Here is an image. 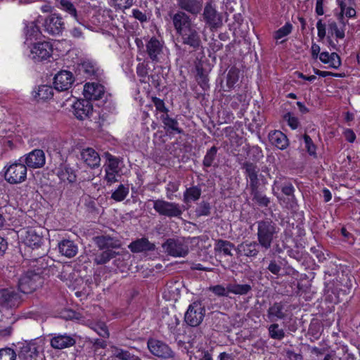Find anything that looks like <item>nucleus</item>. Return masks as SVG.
<instances>
[{
    "label": "nucleus",
    "instance_id": "obj_1",
    "mask_svg": "<svg viewBox=\"0 0 360 360\" xmlns=\"http://www.w3.org/2000/svg\"><path fill=\"white\" fill-rule=\"evenodd\" d=\"M257 238L261 248L267 250L271 248L274 240L277 238L279 228L270 219H264L256 222Z\"/></svg>",
    "mask_w": 360,
    "mask_h": 360
},
{
    "label": "nucleus",
    "instance_id": "obj_2",
    "mask_svg": "<svg viewBox=\"0 0 360 360\" xmlns=\"http://www.w3.org/2000/svg\"><path fill=\"white\" fill-rule=\"evenodd\" d=\"M44 258L40 257L38 262L40 263V268L37 269V271H28L22 275L18 281V289L25 294L32 292L41 286L44 279L41 274L43 270L46 269L47 264H44Z\"/></svg>",
    "mask_w": 360,
    "mask_h": 360
},
{
    "label": "nucleus",
    "instance_id": "obj_3",
    "mask_svg": "<svg viewBox=\"0 0 360 360\" xmlns=\"http://www.w3.org/2000/svg\"><path fill=\"white\" fill-rule=\"evenodd\" d=\"M272 190L281 191L285 197L279 198L280 201L285 204V206L290 210H297L298 208L297 200L295 195V189L292 184L284 176L277 177L272 186Z\"/></svg>",
    "mask_w": 360,
    "mask_h": 360
},
{
    "label": "nucleus",
    "instance_id": "obj_4",
    "mask_svg": "<svg viewBox=\"0 0 360 360\" xmlns=\"http://www.w3.org/2000/svg\"><path fill=\"white\" fill-rule=\"evenodd\" d=\"M4 179L11 184H18L24 182L27 179V167L19 159L17 161L7 165L4 168Z\"/></svg>",
    "mask_w": 360,
    "mask_h": 360
},
{
    "label": "nucleus",
    "instance_id": "obj_5",
    "mask_svg": "<svg viewBox=\"0 0 360 360\" xmlns=\"http://www.w3.org/2000/svg\"><path fill=\"white\" fill-rule=\"evenodd\" d=\"M153 209L161 216L169 218L180 217L183 213L181 205L176 202L166 201L162 199L152 200Z\"/></svg>",
    "mask_w": 360,
    "mask_h": 360
},
{
    "label": "nucleus",
    "instance_id": "obj_6",
    "mask_svg": "<svg viewBox=\"0 0 360 360\" xmlns=\"http://www.w3.org/2000/svg\"><path fill=\"white\" fill-rule=\"evenodd\" d=\"M205 315V307L201 301L191 303L185 313L186 323L192 327L199 326L203 321Z\"/></svg>",
    "mask_w": 360,
    "mask_h": 360
},
{
    "label": "nucleus",
    "instance_id": "obj_7",
    "mask_svg": "<svg viewBox=\"0 0 360 360\" xmlns=\"http://www.w3.org/2000/svg\"><path fill=\"white\" fill-rule=\"evenodd\" d=\"M146 53L152 62L158 63H162L166 59L167 51L164 42L158 40L156 37H151L146 44Z\"/></svg>",
    "mask_w": 360,
    "mask_h": 360
},
{
    "label": "nucleus",
    "instance_id": "obj_8",
    "mask_svg": "<svg viewBox=\"0 0 360 360\" xmlns=\"http://www.w3.org/2000/svg\"><path fill=\"white\" fill-rule=\"evenodd\" d=\"M122 162V159L110 154L108 155L107 162L104 165L105 173L104 180L106 181L107 185L110 186L118 181L117 178L120 176V174L121 172L120 165Z\"/></svg>",
    "mask_w": 360,
    "mask_h": 360
},
{
    "label": "nucleus",
    "instance_id": "obj_9",
    "mask_svg": "<svg viewBox=\"0 0 360 360\" xmlns=\"http://www.w3.org/2000/svg\"><path fill=\"white\" fill-rule=\"evenodd\" d=\"M44 31L52 36L62 34L65 28L63 18L57 13H52L46 17L42 23Z\"/></svg>",
    "mask_w": 360,
    "mask_h": 360
},
{
    "label": "nucleus",
    "instance_id": "obj_10",
    "mask_svg": "<svg viewBox=\"0 0 360 360\" xmlns=\"http://www.w3.org/2000/svg\"><path fill=\"white\" fill-rule=\"evenodd\" d=\"M53 46L49 41L33 44L30 49V58L35 62H41L49 59L52 56Z\"/></svg>",
    "mask_w": 360,
    "mask_h": 360
},
{
    "label": "nucleus",
    "instance_id": "obj_11",
    "mask_svg": "<svg viewBox=\"0 0 360 360\" xmlns=\"http://www.w3.org/2000/svg\"><path fill=\"white\" fill-rule=\"evenodd\" d=\"M162 248L169 255L175 257H184L188 253V246L179 239L169 238L163 244Z\"/></svg>",
    "mask_w": 360,
    "mask_h": 360
},
{
    "label": "nucleus",
    "instance_id": "obj_12",
    "mask_svg": "<svg viewBox=\"0 0 360 360\" xmlns=\"http://www.w3.org/2000/svg\"><path fill=\"white\" fill-rule=\"evenodd\" d=\"M22 302L18 292L14 288H3L0 290V306L6 309L18 307Z\"/></svg>",
    "mask_w": 360,
    "mask_h": 360
},
{
    "label": "nucleus",
    "instance_id": "obj_13",
    "mask_svg": "<svg viewBox=\"0 0 360 360\" xmlns=\"http://www.w3.org/2000/svg\"><path fill=\"white\" fill-rule=\"evenodd\" d=\"M27 167L39 169L44 166L46 157L44 152L40 149H34L20 158Z\"/></svg>",
    "mask_w": 360,
    "mask_h": 360
},
{
    "label": "nucleus",
    "instance_id": "obj_14",
    "mask_svg": "<svg viewBox=\"0 0 360 360\" xmlns=\"http://www.w3.org/2000/svg\"><path fill=\"white\" fill-rule=\"evenodd\" d=\"M204 21L211 28H218L222 25V16L211 2L205 4L202 13Z\"/></svg>",
    "mask_w": 360,
    "mask_h": 360
},
{
    "label": "nucleus",
    "instance_id": "obj_15",
    "mask_svg": "<svg viewBox=\"0 0 360 360\" xmlns=\"http://www.w3.org/2000/svg\"><path fill=\"white\" fill-rule=\"evenodd\" d=\"M288 306L283 301L275 302L267 309L266 316L269 321L275 322L288 317Z\"/></svg>",
    "mask_w": 360,
    "mask_h": 360
},
{
    "label": "nucleus",
    "instance_id": "obj_16",
    "mask_svg": "<svg viewBox=\"0 0 360 360\" xmlns=\"http://www.w3.org/2000/svg\"><path fill=\"white\" fill-rule=\"evenodd\" d=\"M75 78L71 72L61 70L53 78L54 88L58 91H68L72 87Z\"/></svg>",
    "mask_w": 360,
    "mask_h": 360
},
{
    "label": "nucleus",
    "instance_id": "obj_17",
    "mask_svg": "<svg viewBox=\"0 0 360 360\" xmlns=\"http://www.w3.org/2000/svg\"><path fill=\"white\" fill-rule=\"evenodd\" d=\"M148 347L150 352L155 356L162 358H171L174 356V352L171 348L165 342L151 339L148 342Z\"/></svg>",
    "mask_w": 360,
    "mask_h": 360
},
{
    "label": "nucleus",
    "instance_id": "obj_18",
    "mask_svg": "<svg viewBox=\"0 0 360 360\" xmlns=\"http://www.w3.org/2000/svg\"><path fill=\"white\" fill-rule=\"evenodd\" d=\"M181 37L182 43L188 45L194 49H198L201 44L200 36L195 25L183 32L179 34Z\"/></svg>",
    "mask_w": 360,
    "mask_h": 360
},
{
    "label": "nucleus",
    "instance_id": "obj_19",
    "mask_svg": "<svg viewBox=\"0 0 360 360\" xmlns=\"http://www.w3.org/2000/svg\"><path fill=\"white\" fill-rule=\"evenodd\" d=\"M171 18L176 32L179 35L194 25L192 23L190 15L183 11H177Z\"/></svg>",
    "mask_w": 360,
    "mask_h": 360
},
{
    "label": "nucleus",
    "instance_id": "obj_20",
    "mask_svg": "<svg viewBox=\"0 0 360 360\" xmlns=\"http://www.w3.org/2000/svg\"><path fill=\"white\" fill-rule=\"evenodd\" d=\"M259 247L258 241L245 240L238 245L236 250L239 257H256L259 252Z\"/></svg>",
    "mask_w": 360,
    "mask_h": 360
},
{
    "label": "nucleus",
    "instance_id": "obj_21",
    "mask_svg": "<svg viewBox=\"0 0 360 360\" xmlns=\"http://www.w3.org/2000/svg\"><path fill=\"white\" fill-rule=\"evenodd\" d=\"M202 0H176V5L181 10L196 17L202 10Z\"/></svg>",
    "mask_w": 360,
    "mask_h": 360
},
{
    "label": "nucleus",
    "instance_id": "obj_22",
    "mask_svg": "<svg viewBox=\"0 0 360 360\" xmlns=\"http://www.w3.org/2000/svg\"><path fill=\"white\" fill-rule=\"evenodd\" d=\"M73 109L75 115L79 120H83L93 113V105L90 101L87 99L77 100L74 103Z\"/></svg>",
    "mask_w": 360,
    "mask_h": 360
},
{
    "label": "nucleus",
    "instance_id": "obj_23",
    "mask_svg": "<svg viewBox=\"0 0 360 360\" xmlns=\"http://www.w3.org/2000/svg\"><path fill=\"white\" fill-rule=\"evenodd\" d=\"M79 71L82 72L85 77L97 80L101 79L103 71L94 61L85 60L79 65Z\"/></svg>",
    "mask_w": 360,
    "mask_h": 360
},
{
    "label": "nucleus",
    "instance_id": "obj_24",
    "mask_svg": "<svg viewBox=\"0 0 360 360\" xmlns=\"http://www.w3.org/2000/svg\"><path fill=\"white\" fill-rule=\"evenodd\" d=\"M241 168L245 170V174L249 179L250 189H255L259 187L258 174L259 169L253 162L245 161L241 164Z\"/></svg>",
    "mask_w": 360,
    "mask_h": 360
},
{
    "label": "nucleus",
    "instance_id": "obj_25",
    "mask_svg": "<svg viewBox=\"0 0 360 360\" xmlns=\"http://www.w3.org/2000/svg\"><path fill=\"white\" fill-rule=\"evenodd\" d=\"M75 338L70 335L67 333L64 334H53V338L51 339V346L56 349H62L64 348L70 347L75 344Z\"/></svg>",
    "mask_w": 360,
    "mask_h": 360
},
{
    "label": "nucleus",
    "instance_id": "obj_26",
    "mask_svg": "<svg viewBox=\"0 0 360 360\" xmlns=\"http://www.w3.org/2000/svg\"><path fill=\"white\" fill-rule=\"evenodd\" d=\"M83 94L89 101L98 100L104 94V86L98 83H86L84 86Z\"/></svg>",
    "mask_w": 360,
    "mask_h": 360
},
{
    "label": "nucleus",
    "instance_id": "obj_27",
    "mask_svg": "<svg viewBox=\"0 0 360 360\" xmlns=\"http://www.w3.org/2000/svg\"><path fill=\"white\" fill-rule=\"evenodd\" d=\"M24 243L32 249L40 248L44 243L41 233L35 229H28L25 231Z\"/></svg>",
    "mask_w": 360,
    "mask_h": 360
},
{
    "label": "nucleus",
    "instance_id": "obj_28",
    "mask_svg": "<svg viewBox=\"0 0 360 360\" xmlns=\"http://www.w3.org/2000/svg\"><path fill=\"white\" fill-rule=\"evenodd\" d=\"M128 248L134 253H140L155 250V245L150 243L147 238L143 237L132 241Z\"/></svg>",
    "mask_w": 360,
    "mask_h": 360
},
{
    "label": "nucleus",
    "instance_id": "obj_29",
    "mask_svg": "<svg viewBox=\"0 0 360 360\" xmlns=\"http://www.w3.org/2000/svg\"><path fill=\"white\" fill-rule=\"evenodd\" d=\"M81 159L91 168L99 167L101 158L98 153L91 148L83 149L80 153Z\"/></svg>",
    "mask_w": 360,
    "mask_h": 360
},
{
    "label": "nucleus",
    "instance_id": "obj_30",
    "mask_svg": "<svg viewBox=\"0 0 360 360\" xmlns=\"http://www.w3.org/2000/svg\"><path fill=\"white\" fill-rule=\"evenodd\" d=\"M268 137L270 143L280 150L285 149L289 145L287 136L279 130L270 131Z\"/></svg>",
    "mask_w": 360,
    "mask_h": 360
},
{
    "label": "nucleus",
    "instance_id": "obj_31",
    "mask_svg": "<svg viewBox=\"0 0 360 360\" xmlns=\"http://www.w3.org/2000/svg\"><path fill=\"white\" fill-rule=\"evenodd\" d=\"M59 252L68 257L72 258L75 257L78 252V247L74 241L68 239H64L58 244Z\"/></svg>",
    "mask_w": 360,
    "mask_h": 360
},
{
    "label": "nucleus",
    "instance_id": "obj_32",
    "mask_svg": "<svg viewBox=\"0 0 360 360\" xmlns=\"http://www.w3.org/2000/svg\"><path fill=\"white\" fill-rule=\"evenodd\" d=\"M56 173L63 181L72 183L76 181V174L74 170L65 163H61L59 167L56 169Z\"/></svg>",
    "mask_w": 360,
    "mask_h": 360
},
{
    "label": "nucleus",
    "instance_id": "obj_33",
    "mask_svg": "<svg viewBox=\"0 0 360 360\" xmlns=\"http://www.w3.org/2000/svg\"><path fill=\"white\" fill-rule=\"evenodd\" d=\"M95 242L98 248L101 250H110V248H117L120 247V241L109 236H97Z\"/></svg>",
    "mask_w": 360,
    "mask_h": 360
},
{
    "label": "nucleus",
    "instance_id": "obj_34",
    "mask_svg": "<svg viewBox=\"0 0 360 360\" xmlns=\"http://www.w3.org/2000/svg\"><path fill=\"white\" fill-rule=\"evenodd\" d=\"M202 194V189L198 186L187 188L184 192L183 201L186 205L198 200Z\"/></svg>",
    "mask_w": 360,
    "mask_h": 360
},
{
    "label": "nucleus",
    "instance_id": "obj_35",
    "mask_svg": "<svg viewBox=\"0 0 360 360\" xmlns=\"http://www.w3.org/2000/svg\"><path fill=\"white\" fill-rule=\"evenodd\" d=\"M160 119L164 124L165 129L167 131H174L177 134L183 133V130L179 127V122L177 120L170 117L168 112L161 115Z\"/></svg>",
    "mask_w": 360,
    "mask_h": 360
},
{
    "label": "nucleus",
    "instance_id": "obj_36",
    "mask_svg": "<svg viewBox=\"0 0 360 360\" xmlns=\"http://www.w3.org/2000/svg\"><path fill=\"white\" fill-rule=\"evenodd\" d=\"M57 2V7L59 9L68 13L77 22H79L77 11L72 2H71L70 0H58Z\"/></svg>",
    "mask_w": 360,
    "mask_h": 360
},
{
    "label": "nucleus",
    "instance_id": "obj_37",
    "mask_svg": "<svg viewBox=\"0 0 360 360\" xmlns=\"http://www.w3.org/2000/svg\"><path fill=\"white\" fill-rule=\"evenodd\" d=\"M228 290L236 295H246L252 290L250 284H238L236 283H228Z\"/></svg>",
    "mask_w": 360,
    "mask_h": 360
},
{
    "label": "nucleus",
    "instance_id": "obj_38",
    "mask_svg": "<svg viewBox=\"0 0 360 360\" xmlns=\"http://www.w3.org/2000/svg\"><path fill=\"white\" fill-rule=\"evenodd\" d=\"M235 245L228 240H218L216 242L214 246V250L216 252H222L224 255L232 256L233 254L231 252L232 250L235 249Z\"/></svg>",
    "mask_w": 360,
    "mask_h": 360
},
{
    "label": "nucleus",
    "instance_id": "obj_39",
    "mask_svg": "<svg viewBox=\"0 0 360 360\" xmlns=\"http://www.w3.org/2000/svg\"><path fill=\"white\" fill-rule=\"evenodd\" d=\"M117 252L112 250H106L95 255L94 262L98 265L105 264L115 257Z\"/></svg>",
    "mask_w": 360,
    "mask_h": 360
},
{
    "label": "nucleus",
    "instance_id": "obj_40",
    "mask_svg": "<svg viewBox=\"0 0 360 360\" xmlns=\"http://www.w3.org/2000/svg\"><path fill=\"white\" fill-rule=\"evenodd\" d=\"M24 32L27 39H37L41 35L39 26L34 22H28L25 24Z\"/></svg>",
    "mask_w": 360,
    "mask_h": 360
},
{
    "label": "nucleus",
    "instance_id": "obj_41",
    "mask_svg": "<svg viewBox=\"0 0 360 360\" xmlns=\"http://www.w3.org/2000/svg\"><path fill=\"white\" fill-rule=\"evenodd\" d=\"M53 95V90L51 86L41 85L38 87L37 91H35L34 97L39 100L51 99Z\"/></svg>",
    "mask_w": 360,
    "mask_h": 360
},
{
    "label": "nucleus",
    "instance_id": "obj_42",
    "mask_svg": "<svg viewBox=\"0 0 360 360\" xmlns=\"http://www.w3.org/2000/svg\"><path fill=\"white\" fill-rule=\"evenodd\" d=\"M252 200L261 207H267L270 203V199L258 191V188L251 189Z\"/></svg>",
    "mask_w": 360,
    "mask_h": 360
},
{
    "label": "nucleus",
    "instance_id": "obj_43",
    "mask_svg": "<svg viewBox=\"0 0 360 360\" xmlns=\"http://www.w3.org/2000/svg\"><path fill=\"white\" fill-rule=\"evenodd\" d=\"M112 355L119 360H134V355L128 350L122 349L117 347H112Z\"/></svg>",
    "mask_w": 360,
    "mask_h": 360
},
{
    "label": "nucleus",
    "instance_id": "obj_44",
    "mask_svg": "<svg viewBox=\"0 0 360 360\" xmlns=\"http://www.w3.org/2000/svg\"><path fill=\"white\" fill-rule=\"evenodd\" d=\"M269 335L271 338L274 340H282L285 337L284 330L280 328L279 325L276 323L271 324L269 328Z\"/></svg>",
    "mask_w": 360,
    "mask_h": 360
},
{
    "label": "nucleus",
    "instance_id": "obj_45",
    "mask_svg": "<svg viewBox=\"0 0 360 360\" xmlns=\"http://www.w3.org/2000/svg\"><path fill=\"white\" fill-rule=\"evenodd\" d=\"M129 188L123 184H120L118 188L112 193L111 198L116 202H120L125 199L129 194Z\"/></svg>",
    "mask_w": 360,
    "mask_h": 360
},
{
    "label": "nucleus",
    "instance_id": "obj_46",
    "mask_svg": "<svg viewBox=\"0 0 360 360\" xmlns=\"http://www.w3.org/2000/svg\"><path fill=\"white\" fill-rule=\"evenodd\" d=\"M22 352L26 360L28 358L32 359L38 355V350L36 344L34 342H29L24 345L22 348Z\"/></svg>",
    "mask_w": 360,
    "mask_h": 360
},
{
    "label": "nucleus",
    "instance_id": "obj_47",
    "mask_svg": "<svg viewBox=\"0 0 360 360\" xmlns=\"http://www.w3.org/2000/svg\"><path fill=\"white\" fill-rule=\"evenodd\" d=\"M41 145L43 148H46L47 153H51L58 151L59 143L56 139L52 137H48L42 140Z\"/></svg>",
    "mask_w": 360,
    "mask_h": 360
},
{
    "label": "nucleus",
    "instance_id": "obj_48",
    "mask_svg": "<svg viewBox=\"0 0 360 360\" xmlns=\"http://www.w3.org/2000/svg\"><path fill=\"white\" fill-rule=\"evenodd\" d=\"M195 213L196 217L209 216L211 213V205L207 201H202L198 204Z\"/></svg>",
    "mask_w": 360,
    "mask_h": 360
},
{
    "label": "nucleus",
    "instance_id": "obj_49",
    "mask_svg": "<svg viewBox=\"0 0 360 360\" xmlns=\"http://www.w3.org/2000/svg\"><path fill=\"white\" fill-rule=\"evenodd\" d=\"M217 153V148L212 146L210 148L203 159L202 164L205 167H210L213 165Z\"/></svg>",
    "mask_w": 360,
    "mask_h": 360
},
{
    "label": "nucleus",
    "instance_id": "obj_50",
    "mask_svg": "<svg viewBox=\"0 0 360 360\" xmlns=\"http://www.w3.org/2000/svg\"><path fill=\"white\" fill-rule=\"evenodd\" d=\"M239 79V70L235 68H232L229 70L226 77V86L231 89L234 86Z\"/></svg>",
    "mask_w": 360,
    "mask_h": 360
},
{
    "label": "nucleus",
    "instance_id": "obj_51",
    "mask_svg": "<svg viewBox=\"0 0 360 360\" xmlns=\"http://www.w3.org/2000/svg\"><path fill=\"white\" fill-rule=\"evenodd\" d=\"M292 30V25L290 22H286L282 27L279 28L274 34L276 39H281L288 35Z\"/></svg>",
    "mask_w": 360,
    "mask_h": 360
},
{
    "label": "nucleus",
    "instance_id": "obj_52",
    "mask_svg": "<svg viewBox=\"0 0 360 360\" xmlns=\"http://www.w3.org/2000/svg\"><path fill=\"white\" fill-rule=\"evenodd\" d=\"M283 120L288 123L292 129H296L300 125L299 120L291 112H287L283 115Z\"/></svg>",
    "mask_w": 360,
    "mask_h": 360
},
{
    "label": "nucleus",
    "instance_id": "obj_53",
    "mask_svg": "<svg viewBox=\"0 0 360 360\" xmlns=\"http://www.w3.org/2000/svg\"><path fill=\"white\" fill-rule=\"evenodd\" d=\"M303 139H304V144H305V148H306L307 151L308 152V153L310 155L315 156L316 154V147L315 144L314 143L311 137L309 135L305 134L303 136Z\"/></svg>",
    "mask_w": 360,
    "mask_h": 360
},
{
    "label": "nucleus",
    "instance_id": "obj_54",
    "mask_svg": "<svg viewBox=\"0 0 360 360\" xmlns=\"http://www.w3.org/2000/svg\"><path fill=\"white\" fill-rule=\"evenodd\" d=\"M210 290L217 296L228 297L230 294V292L228 290V284L226 287L221 285L211 286Z\"/></svg>",
    "mask_w": 360,
    "mask_h": 360
},
{
    "label": "nucleus",
    "instance_id": "obj_55",
    "mask_svg": "<svg viewBox=\"0 0 360 360\" xmlns=\"http://www.w3.org/2000/svg\"><path fill=\"white\" fill-rule=\"evenodd\" d=\"M16 354L13 349L4 348L0 349V360H15Z\"/></svg>",
    "mask_w": 360,
    "mask_h": 360
},
{
    "label": "nucleus",
    "instance_id": "obj_56",
    "mask_svg": "<svg viewBox=\"0 0 360 360\" xmlns=\"http://www.w3.org/2000/svg\"><path fill=\"white\" fill-rule=\"evenodd\" d=\"M148 64L145 63H140L136 66V74L139 77H141L140 81L141 82H145V79L148 76Z\"/></svg>",
    "mask_w": 360,
    "mask_h": 360
},
{
    "label": "nucleus",
    "instance_id": "obj_57",
    "mask_svg": "<svg viewBox=\"0 0 360 360\" xmlns=\"http://www.w3.org/2000/svg\"><path fill=\"white\" fill-rule=\"evenodd\" d=\"M197 81L198 83L200 85V86L205 89L208 87V79L205 74L203 72V70L202 68H197Z\"/></svg>",
    "mask_w": 360,
    "mask_h": 360
},
{
    "label": "nucleus",
    "instance_id": "obj_58",
    "mask_svg": "<svg viewBox=\"0 0 360 360\" xmlns=\"http://www.w3.org/2000/svg\"><path fill=\"white\" fill-rule=\"evenodd\" d=\"M152 101L157 111L162 112V114L168 112L169 110L166 108L163 100L158 97H152Z\"/></svg>",
    "mask_w": 360,
    "mask_h": 360
},
{
    "label": "nucleus",
    "instance_id": "obj_59",
    "mask_svg": "<svg viewBox=\"0 0 360 360\" xmlns=\"http://www.w3.org/2000/svg\"><path fill=\"white\" fill-rule=\"evenodd\" d=\"M329 67L338 69L341 65V59L339 55L335 52L331 53L328 59Z\"/></svg>",
    "mask_w": 360,
    "mask_h": 360
},
{
    "label": "nucleus",
    "instance_id": "obj_60",
    "mask_svg": "<svg viewBox=\"0 0 360 360\" xmlns=\"http://www.w3.org/2000/svg\"><path fill=\"white\" fill-rule=\"evenodd\" d=\"M329 31L332 34H335L338 39H343L345 37V32L342 30H340L335 22H331L328 25Z\"/></svg>",
    "mask_w": 360,
    "mask_h": 360
},
{
    "label": "nucleus",
    "instance_id": "obj_61",
    "mask_svg": "<svg viewBox=\"0 0 360 360\" xmlns=\"http://www.w3.org/2000/svg\"><path fill=\"white\" fill-rule=\"evenodd\" d=\"M110 4L120 8L128 9L132 6L134 0H110Z\"/></svg>",
    "mask_w": 360,
    "mask_h": 360
},
{
    "label": "nucleus",
    "instance_id": "obj_62",
    "mask_svg": "<svg viewBox=\"0 0 360 360\" xmlns=\"http://www.w3.org/2000/svg\"><path fill=\"white\" fill-rule=\"evenodd\" d=\"M179 184L176 181H169L166 186L167 197L169 199H172V195L174 193L179 190Z\"/></svg>",
    "mask_w": 360,
    "mask_h": 360
},
{
    "label": "nucleus",
    "instance_id": "obj_63",
    "mask_svg": "<svg viewBox=\"0 0 360 360\" xmlns=\"http://www.w3.org/2000/svg\"><path fill=\"white\" fill-rule=\"evenodd\" d=\"M94 330L102 338H106L109 337L108 328L104 323L96 324Z\"/></svg>",
    "mask_w": 360,
    "mask_h": 360
},
{
    "label": "nucleus",
    "instance_id": "obj_64",
    "mask_svg": "<svg viewBox=\"0 0 360 360\" xmlns=\"http://www.w3.org/2000/svg\"><path fill=\"white\" fill-rule=\"evenodd\" d=\"M245 101V95L237 94L230 99V105L233 109H238L240 104Z\"/></svg>",
    "mask_w": 360,
    "mask_h": 360
}]
</instances>
